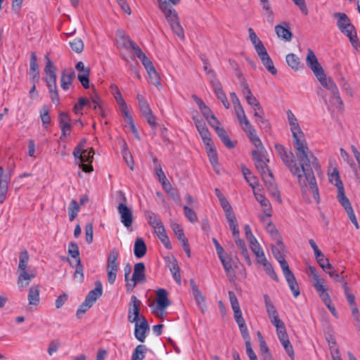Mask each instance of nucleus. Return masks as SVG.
<instances>
[{
	"mask_svg": "<svg viewBox=\"0 0 360 360\" xmlns=\"http://www.w3.org/2000/svg\"><path fill=\"white\" fill-rule=\"evenodd\" d=\"M275 150L278 155L282 160L283 162L289 168L291 173L298 179L299 184L302 191H306L307 187L311 190L314 199L319 202V193L316 181L314 174L313 168L318 169L319 165L317 162L316 158L309 150V153L307 154V158L300 160L296 155L298 166L295 162L292 153L288 152L285 148L281 144H276Z\"/></svg>",
	"mask_w": 360,
	"mask_h": 360,
	"instance_id": "nucleus-1",
	"label": "nucleus"
},
{
	"mask_svg": "<svg viewBox=\"0 0 360 360\" xmlns=\"http://www.w3.org/2000/svg\"><path fill=\"white\" fill-rule=\"evenodd\" d=\"M286 114L292 134V143L295 155L302 160L303 158H307V154L309 153V148L295 115L290 110H288Z\"/></svg>",
	"mask_w": 360,
	"mask_h": 360,
	"instance_id": "nucleus-2",
	"label": "nucleus"
},
{
	"mask_svg": "<svg viewBox=\"0 0 360 360\" xmlns=\"http://www.w3.org/2000/svg\"><path fill=\"white\" fill-rule=\"evenodd\" d=\"M333 16L337 19V26L340 32L349 38L355 49H358L360 46V42L355 27L351 23L348 16L344 13H335Z\"/></svg>",
	"mask_w": 360,
	"mask_h": 360,
	"instance_id": "nucleus-3",
	"label": "nucleus"
},
{
	"mask_svg": "<svg viewBox=\"0 0 360 360\" xmlns=\"http://www.w3.org/2000/svg\"><path fill=\"white\" fill-rule=\"evenodd\" d=\"M159 8L164 13L165 18L169 22L172 31L181 39H184V32L180 25L177 12L166 1H159Z\"/></svg>",
	"mask_w": 360,
	"mask_h": 360,
	"instance_id": "nucleus-4",
	"label": "nucleus"
},
{
	"mask_svg": "<svg viewBox=\"0 0 360 360\" xmlns=\"http://www.w3.org/2000/svg\"><path fill=\"white\" fill-rule=\"evenodd\" d=\"M315 76L321 84L330 91L334 101V105H336L338 108L342 109L343 107V101L340 98L338 86L334 81L331 78L326 77L324 70L315 74Z\"/></svg>",
	"mask_w": 360,
	"mask_h": 360,
	"instance_id": "nucleus-5",
	"label": "nucleus"
},
{
	"mask_svg": "<svg viewBox=\"0 0 360 360\" xmlns=\"http://www.w3.org/2000/svg\"><path fill=\"white\" fill-rule=\"evenodd\" d=\"M120 256L119 250L117 248H113L110 250L106 264V271L108 281L110 284L112 285L115 282L117 278V273L119 270L120 263L118 258Z\"/></svg>",
	"mask_w": 360,
	"mask_h": 360,
	"instance_id": "nucleus-6",
	"label": "nucleus"
},
{
	"mask_svg": "<svg viewBox=\"0 0 360 360\" xmlns=\"http://www.w3.org/2000/svg\"><path fill=\"white\" fill-rule=\"evenodd\" d=\"M208 79L217 98L221 101L226 109L229 108L230 104L228 101L226 94L223 91L222 86L219 80L217 78L216 74L213 70H209Z\"/></svg>",
	"mask_w": 360,
	"mask_h": 360,
	"instance_id": "nucleus-7",
	"label": "nucleus"
},
{
	"mask_svg": "<svg viewBox=\"0 0 360 360\" xmlns=\"http://www.w3.org/2000/svg\"><path fill=\"white\" fill-rule=\"evenodd\" d=\"M157 305L153 310V313L158 318L164 315V310L171 304L168 299L167 292L165 289L160 288L156 291Z\"/></svg>",
	"mask_w": 360,
	"mask_h": 360,
	"instance_id": "nucleus-8",
	"label": "nucleus"
},
{
	"mask_svg": "<svg viewBox=\"0 0 360 360\" xmlns=\"http://www.w3.org/2000/svg\"><path fill=\"white\" fill-rule=\"evenodd\" d=\"M123 198V202L117 206V212L120 215L121 221L124 226L129 228L133 223V214L131 210L126 204L127 199L124 195L120 192Z\"/></svg>",
	"mask_w": 360,
	"mask_h": 360,
	"instance_id": "nucleus-9",
	"label": "nucleus"
},
{
	"mask_svg": "<svg viewBox=\"0 0 360 360\" xmlns=\"http://www.w3.org/2000/svg\"><path fill=\"white\" fill-rule=\"evenodd\" d=\"M46 66L44 68V72L46 75V82L48 87H53L56 86V67L52 63L51 59L48 56H45Z\"/></svg>",
	"mask_w": 360,
	"mask_h": 360,
	"instance_id": "nucleus-10",
	"label": "nucleus"
},
{
	"mask_svg": "<svg viewBox=\"0 0 360 360\" xmlns=\"http://www.w3.org/2000/svg\"><path fill=\"white\" fill-rule=\"evenodd\" d=\"M140 305L141 301L135 295H132L128 310V321L130 323L137 322L140 320Z\"/></svg>",
	"mask_w": 360,
	"mask_h": 360,
	"instance_id": "nucleus-11",
	"label": "nucleus"
},
{
	"mask_svg": "<svg viewBox=\"0 0 360 360\" xmlns=\"http://www.w3.org/2000/svg\"><path fill=\"white\" fill-rule=\"evenodd\" d=\"M140 321L139 323L138 321L135 322L134 335L138 340L143 342L146 337V333L149 330V325L146 318L143 316H141Z\"/></svg>",
	"mask_w": 360,
	"mask_h": 360,
	"instance_id": "nucleus-12",
	"label": "nucleus"
},
{
	"mask_svg": "<svg viewBox=\"0 0 360 360\" xmlns=\"http://www.w3.org/2000/svg\"><path fill=\"white\" fill-rule=\"evenodd\" d=\"M269 162V159L264 160H260L259 161L255 162V166L260 173L264 183H271V176H273V174L267 165Z\"/></svg>",
	"mask_w": 360,
	"mask_h": 360,
	"instance_id": "nucleus-13",
	"label": "nucleus"
},
{
	"mask_svg": "<svg viewBox=\"0 0 360 360\" xmlns=\"http://www.w3.org/2000/svg\"><path fill=\"white\" fill-rule=\"evenodd\" d=\"M190 285L191 287L193 296L196 302L198 308L200 309L202 313H205L206 310V303L204 296L199 290L198 287L195 284L193 280L190 281Z\"/></svg>",
	"mask_w": 360,
	"mask_h": 360,
	"instance_id": "nucleus-14",
	"label": "nucleus"
},
{
	"mask_svg": "<svg viewBox=\"0 0 360 360\" xmlns=\"http://www.w3.org/2000/svg\"><path fill=\"white\" fill-rule=\"evenodd\" d=\"M19 274L17 280V284L20 289L27 287L32 279L36 276L35 274L27 270L18 271Z\"/></svg>",
	"mask_w": 360,
	"mask_h": 360,
	"instance_id": "nucleus-15",
	"label": "nucleus"
},
{
	"mask_svg": "<svg viewBox=\"0 0 360 360\" xmlns=\"http://www.w3.org/2000/svg\"><path fill=\"white\" fill-rule=\"evenodd\" d=\"M144 216L148 224L153 228L154 232L164 227L161 219L152 211L145 210Z\"/></svg>",
	"mask_w": 360,
	"mask_h": 360,
	"instance_id": "nucleus-16",
	"label": "nucleus"
},
{
	"mask_svg": "<svg viewBox=\"0 0 360 360\" xmlns=\"http://www.w3.org/2000/svg\"><path fill=\"white\" fill-rule=\"evenodd\" d=\"M275 32L279 38L285 41H290L292 37V34L290 30V25L286 22H283L281 25L275 26Z\"/></svg>",
	"mask_w": 360,
	"mask_h": 360,
	"instance_id": "nucleus-17",
	"label": "nucleus"
},
{
	"mask_svg": "<svg viewBox=\"0 0 360 360\" xmlns=\"http://www.w3.org/2000/svg\"><path fill=\"white\" fill-rule=\"evenodd\" d=\"M254 195L262 207L264 214L266 217H271L272 215V207L270 201L263 194L257 191H254Z\"/></svg>",
	"mask_w": 360,
	"mask_h": 360,
	"instance_id": "nucleus-18",
	"label": "nucleus"
},
{
	"mask_svg": "<svg viewBox=\"0 0 360 360\" xmlns=\"http://www.w3.org/2000/svg\"><path fill=\"white\" fill-rule=\"evenodd\" d=\"M306 61L307 65L311 68L314 75L323 70L319 63L316 55L311 49H308Z\"/></svg>",
	"mask_w": 360,
	"mask_h": 360,
	"instance_id": "nucleus-19",
	"label": "nucleus"
},
{
	"mask_svg": "<svg viewBox=\"0 0 360 360\" xmlns=\"http://www.w3.org/2000/svg\"><path fill=\"white\" fill-rule=\"evenodd\" d=\"M145 264L143 262L136 263L134 265V273L132 275L131 281L135 282L143 283L146 280L145 275Z\"/></svg>",
	"mask_w": 360,
	"mask_h": 360,
	"instance_id": "nucleus-20",
	"label": "nucleus"
},
{
	"mask_svg": "<svg viewBox=\"0 0 360 360\" xmlns=\"http://www.w3.org/2000/svg\"><path fill=\"white\" fill-rule=\"evenodd\" d=\"M95 284L96 288L89 291L85 298V300L89 302L90 305H93L103 294V287L101 281H97Z\"/></svg>",
	"mask_w": 360,
	"mask_h": 360,
	"instance_id": "nucleus-21",
	"label": "nucleus"
},
{
	"mask_svg": "<svg viewBox=\"0 0 360 360\" xmlns=\"http://www.w3.org/2000/svg\"><path fill=\"white\" fill-rule=\"evenodd\" d=\"M30 75L33 82H37L39 78V70L37 58L35 52H32L30 56Z\"/></svg>",
	"mask_w": 360,
	"mask_h": 360,
	"instance_id": "nucleus-22",
	"label": "nucleus"
},
{
	"mask_svg": "<svg viewBox=\"0 0 360 360\" xmlns=\"http://www.w3.org/2000/svg\"><path fill=\"white\" fill-rule=\"evenodd\" d=\"M75 77V73L73 70L70 69L63 71L60 78L61 88L63 90H68L71 86Z\"/></svg>",
	"mask_w": 360,
	"mask_h": 360,
	"instance_id": "nucleus-23",
	"label": "nucleus"
},
{
	"mask_svg": "<svg viewBox=\"0 0 360 360\" xmlns=\"http://www.w3.org/2000/svg\"><path fill=\"white\" fill-rule=\"evenodd\" d=\"M277 247L271 245V251L275 259L279 262L280 265L282 266L283 262H287L285 259L281 251L284 249V244L281 238H278L276 240Z\"/></svg>",
	"mask_w": 360,
	"mask_h": 360,
	"instance_id": "nucleus-24",
	"label": "nucleus"
},
{
	"mask_svg": "<svg viewBox=\"0 0 360 360\" xmlns=\"http://www.w3.org/2000/svg\"><path fill=\"white\" fill-rule=\"evenodd\" d=\"M219 258L223 265V267L224 269V271L226 274L227 277L230 280H233L235 278L236 275H235L234 271L233 269L231 259L227 257L226 254L221 256V257H219Z\"/></svg>",
	"mask_w": 360,
	"mask_h": 360,
	"instance_id": "nucleus-25",
	"label": "nucleus"
},
{
	"mask_svg": "<svg viewBox=\"0 0 360 360\" xmlns=\"http://www.w3.org/2000/svg\"><path fill=\"white\" fill-rule=\"evenodd\" d=\"M39 291V285H32L30 288L27 295L30 305H38L40 301Z\"/></svg>",
	"mask_w": 360,
	"mask_h": 360,
	"instance_id": "nucleus-26",
	"label": "nucleus"
},
{
	"mask_svg": "<svg viewBox=\"0 0 360 360\" xmlns=\"http://www.w3.org/2000/svg\"><path fill=\"white\" fill-rule=\"evenodd\" d=\"M244 229H245V237H246L247 240L249 243L250 248L251 250L254 251L256 249H257V248H259L260 245H259L258 241L257 240V239L255 238V237L254 236V235L252 234L250 225L245 224Z\"/></svg>",
	"mask_w": 360,
	"mask_h": 360,
	"instance_id": "nucleus-27",
	"label": "nucleus"
},
{
	"mask_svg": "<svg viewBox=\"0 0 360 360\" xmlns=\"http://www.w3.org/2000/svg\"><path fill=\"white\" fill-rule=\"evenodd\" d=\"M124 40V46L127 48H131L134 51L135 56L141 59L143 58L146 54L142 51V50L140 49V47L134 41H132L131 39H129L127 37H123Z\"/></svg>",
	"mask_w": 360,
	"mask_h": 360,
	"instance_id": "nucleus-28",
	"label": "nucleus"
},
{
	"mask_svg": "<svg viewBox=\"0 0 360 360\" xmlns=\"http://www.w3.org/2000/svg\"><path fill=\"white\" fill-rule=\"evenodd\" d=\"M147 248L142 238H138L135 240L134 252L137 258L143 257L146 253Z\"/></svg>",
	"mask_w": 360,
	"mask_h": 360,
	"instance_id": "nucleus-29",
	"label": "nucleus"
},
{
	"mask_svg": "<svg viewBox=\"0 0 360 360\" xmlns=\"http://www.w3.org/2000/svg\"><path fill=\"white\" fill-rule=\"evenodd\" d=\"M325 283L321 284H314L313 286L319 293V297H321L323 302L327 305L331 302V300L328 293L327 292V289L324 285Z\"/></svg>",
	"mask_w": 360,
	"mask_h": 360,
	"instance_id": "nucleus-30",
	"label": "nucleus"
},
{
	"mask_svg": "<svg viewBox=\"0 0 360 360\" xmlns=\"http://www.w3.org/2000/svg\"><path fill=\"white\" fill-rule=\"evenodd\" d=\"M30 257L26 250H22L19 255V264L18 266V271L27 270L28 262Z\"/></svg>",
	"mask_w": 360,
	"mask_h": 360,
	"instance_id": "nucleus-31",
	"label": "nucleus"
},
{
	"mask_svg": "<svg viewBox=\"0 0 360 360\" xmlns=\"http://www.w3.org/2000/svg\"><path fill=\"white\" fill-rule=\"evenodd\" d=\"M122 154L123 156L124 160H125L127 165L130 167L131 170H133V165L134 161L132 156L130 153V152L128 150L127 143L124 141H122Z\"/></svg>",
	"mask_w": 360,
	"mask_h": 360,
	"instance_id": "nucleus-32",
	"label": "nucleus"
},
{
	"mask_svg": "<svg viewBox=\"0 0 360 360\" xmlns=\"http://www.w3.org/2000/svg\"><path fill=\"white\" fill-rule=\"evenodd\" d=\"M113 96L117 104L119 105L120 110L122 112V115L127 116V112H129V110L127 105L122 96L121 92L117 91L116 94H114Z\"/></svg>",
	"mask_w": 360,
	"mask_h": 360,
	"instance_id": "nucleus-33",
	"label": "nucleus"
},
{
	"mask_svg": "<svg viewBox=\"0 0 360 360\" xmlns=\"http://www.w3.org/2000/svg\"><path fill=\"white\" fill-rule=\"evenodd\" d=\"M158 238L160 240V241L162 243V244L165 245V247L168 249L171 250L172 248V246L171 245V243L169 241V237L167 236L165 227L157 230V231L154 232Z\"/></svg>",
	"mask_w": 360,
	"mask_h": 360,
	"instance_id": "nucleus-34",
	"label": "nucleus"
},
{
	"mask_svg": "<svg viewBox=\"0 0 360 360\" xmlns=\"http://www.w3.org/2000/svg\"><path fill=\"white\" fill-rule=\"evenodd\" d=\"M234 110L237 116V118L238 120V122H240V125H243V123H246L247 124H249V120H248L244 109L241 105V103L233 105Z\"/></svg>",
	"mask_w": 360,
	"mask_h": 360,
	"instance_id": "nucleus-35",
	"label": "nucleus"
},
{
	"mask_svg": "<svg viewBox=\"0 0 360 360\" xmlns=\"http://www.w3.org/2000/svg\"><path fill=\"white\" fill-rule=\"evenodd\" d=\"M264 301L269 319L278 314L268 295L265 294L264 295Z\"/></svg>",
	"mask_w": 360,
	"mask_h": 360,
	"instance_id": "nucleus-36",
	"label": "nucleus"
},
{
	"mask_svg": "<svg viewBox=\"0 0 360 360\" xmlns=\"http://www.w3.org/2000/svg\"><path fill=\"white\" fill-rule=\"evenodd\" d=\"M337 198L341 205L345 208V211L352 207L349 202V200L347 198V196L345 194V189L344 188H342V186H340V190L338 191Z\"/></svg>",
	"mask_w": 360,
	"mask_h": 360,
	"instance_id": "nucleus-37",
	"label": "nucleus"
},
{
	"mask_svg": "<svg viewBox=\"0 0 360 360\" xmlns=\"http://www.w3.org/2000/svg\"><path fill=\"white\" fill-rule=\"evenodd\" d=\"M193 120L202 139L210 136V133L205 124L202 121L198 120L197 119L193 118Z\"/></svg>",
	"mask_w": 360,
	"mask_h": 360,
	"instance_id": "nucleus-38",
	"label": "nucleus"
},
{
	"mask_svg": "<svg viewBox=\"0 0 360 360\" xmlns=\"http://www.w3.org/2000/svg\"><path fill=\"white\" fill-rule=\"evenodd\" d=\"M136 98L138 100L139 109L143 115H145L152 111L143 96L138 94Z\"/></svg>",
	"mask_w": 360,
	"mask_h": 360,
	"instance_id": "nucleus-39",
	"label": "nucleus"
},
{
	"mask_svg": "<svg viewBox=\"0 0 360 360\" xmlns=\"http://www.w3.org/2000/svg\"><path fill=\"white\" fill-rule=\"evenodd\" d=\"M147 348L143 345H139L134 350L131 355V360H143Z\"/></svg>",
	"mask_w": 360,
	"mask_h": 360,
	"instance_id": "nucleus-40",
	"label": "nucleus"
},
{
	"mask_svg": "<svg viewBox=\"0 0 360 360\" xmlns=\"http://www.w3.org/2000/svg\"><path fill=\"white\" fill-rule=\"evenodd\" d=\"M79 211V206L76 200L72 199L68 207V214L70 221H73Z\"/></svg>",
	"mask_w": 360,
	"mask_h": 360,
	"instance_id": "nucleus-41",
	"label": "nucleus"
},
{
	"mask_svg": "<svg viewBox=\"0 0 360 360\" xmlns=\"http://www.w3.org/2000/svg\"><path fill=\"white\" fill-rule=\"evenodd\" d=\"M260 60H262L264 66L268 70L269 72H271L272 75H276L277 73V70L274 67L273 61L269 54L264 57H261Z\"/></svg>",
	"mask_w": 360,
	"mask_h": 360,
	"instance_id": "nucleus-42",
	"label": "nucleus"
},
{
	"mask_svg": "<svg viewBox=\"0 0 360 360\" xmlns=\"http://www.w3.org/2000/svg\"><path fill=\"white\" fill-rule=\"evenodd\" d=\"M147 73L148 75V82L150 84L159 87L161 86L160 82V77L158 73L157 72L155 68L152 69L151 70L147 71Z\"/></svg>",
	"mask_w": 360,
	"mask_h": 360,
	"instance_id": "nucleus-43",
	"label": "nucleus"
},
{
	"mask_svg": "<svg viewBox=\"0 0 360 360\" xmlns=\"http://www.w3.org/2000/svg\"><path fill=\"white\" fill-rule=\"evenodd\" d=\"M282 269L283 275L288 282V283L295 281V277L293 273L290 271L288 262H283L282 266H281Z\"/></svg>",
	"mask_w": 360,
	"mask_h": 360,
	"instance_id": "nucleus-44",
	"label": "nucleus"
},
{
	"mask_svg": "<svg viewBox=\"0 0 360 360\" xmlns=\"http://www.w3.org/2000/svg\"><path fill=\"white\" fill-rule=\"evenodd\" d=\"M327 274L330 276V278L334 279L335 281L341 283L342 285L344 283H346L345 279V276L343 274L344 270H342L340 272H338V271L335 270V268L333 267V269L330 270Z\"/></svg>",
	"mask_w": 360,
	"mask_h": 360,
	"instance_id": "nucleus-45",
	"label": "nucleus"
},
{
	"mask_svg": "<svg viewBox=\"0 0 360 360\" xmlns=\"http://www.w3.org/2000/svg\"><path fill=\"white\" fill-rule=\"evenodd\" d=\"M321 269L327 274L330 270L333 269V266L330 264L329 259L324 255L323 257L316 259Z\"/></svg>",
	"mask_w": 360,
	"mask_h": 360,
	"instance_id": "nucleus-46",
	"label": "nucleus"
},
{
	"mask_svg": "<svg viewBox=\"0 0 360 360\" xmlns=\"http://www.w3.org/2000/svg\"><path fill=\"white\" fill-rule=\"evenodd\" d=\"M261 4H262L263 11H265L264 14L266 16L267 21L272 24L274 22V12L271 9L269 0Z\"/></svg>",
	"mask_w": 360,
	"mask_h": 360,
	"instance_id": "nucleus-47",
	"label": "nucleus"
},
{
	"mask_svg": "<svg viewBox=\"0 0 360 360\" xmlns=\"http://www.w3.org/2000/svg\"><path fill=\"white\" fill-rule=\"evenodd\" d=\"M89 106V108H91V103L89 101H88L85 98H79V101L77 103L75 104L73 107V111L75 113L78 114L80 112V111L83 109L84 106Z\"/></svg>",
	"mask_w": 360,
	"mask_h": 360,
	"instance_id": "nucleus-48",
	"label": "nucleus"
},
{
	"mask_svg": "<svg viewBox=\"0 0 360 360\" xmlns=\"http://www.w3.org/2000/svg\"><path fill=\"white\" fill-rule=\"evenodd\" d=\"M286 62L288 65L294 70H298L300 65V59L294 53H289L286 56Z\"/></svg>",
	"mask_w": 360,
	"mask_h": 360,
	"instance_id": "nucleus-49",
	"label": "nucleus"
},
{
	"mask_svg": "<svg viewBox=\"0 0 360 360\" xmlns=\"http://www.w3.org/2000/svg\"><path fill=\"white\" fill-rule=\"evenodd\" d=\"M184 213L186 219L191 223L194 224L198 221L197 214L188 206H184Z\"/></svg>",
	"mask_w": 360,
	"mask_h": 360,
	"instance_id": "nucleus-50",
	"label": "nucleus"
},
{
	"mask_svg": "<svg viewBox=\"0 0 360 360\" xmlns=\"http://www.w3.org/2000/svg\"><path fill=\"white\" fill-rule=\"evenodd\" d=\"M226 219L229 224L230 229L232 230L233 237L239 236V230L237 228V221L235 214L226 217Z\"/></svg>",
	"mask_w": 360,
	"mask_h": 360,
	"instance_id": "nucleus-51",
	"label": "nucleus"
},
{
	"mask_svg": "<svg viewBox=\"0 0 360 360\" xmlns=\"http://www.w3.org/2000/svg\"><path fill=\"white\" fill-rule=\"evenodd\" d=\"M69 44L71 49L76 53H81L84 49V43L80 38H75L70 41Z\"/></svg>",
	"mask_w": 360,
	"mask_h": 360,
	"instance_id": "nucleus-52",
	"label": "nucleus"
},
{
	"mask_svg": "<svg viewBox=\"0 0 360 360\" xmlns=\"http://www.w3.org/2000/svg\"><path fill=\"white\" fill-rule=\"evenodd\" d=\"M329 180L332 184H333L337 187L338 191L340 190V186H342V188H344L343 183L340 178L339 172L337 169H335L334 172L332 174H330V175L329 176Z\"/></svg>",
	"mask_w": 360,
	"mask_h": 360,
	"instance_id": "nucleus-53",
	"label": "nucleus"
},
{
	"mask_svg": "<svg viewBox=\"0 0 360 360\" xmlns=\"http://www.w3.org/2000/svg\"><path fill=\"white\" fill-rule=\"evenodd\" d=\"M266 186H267L270 193L279 202H281V195L279 193L278 190L277 189L276 186L274 184V178L271 176V183H265Z\"/></svg>",
	"mask_w": 360,
	"mask_h": 360,
	"instance_id": "nucleus-54",
	"label": "nucleus"
},
{
	"mask_svg": "<svg viewBox=\"0 0 360 360\" xmlns=\"http://www.w3.org/2000/svg\"><path fill=\"white\" fill-rule=\"evenodd\" d=\"M266 150L264 148L262 149L253 150L252 151V156L254 162L259 161L260 160H266Z\"/></svg>",
	"mask_w": 360,
	"mask_h": 360,
	"instance_id": "nucleus-55",
	"label": "nucleus"
},
{
	"mask_svg": "<svg viewBox=\"0 0 360 360\" xmlns=\"http://www.w3.org/2000/svg\"><path fill=\"white\" fill-rule=\"evenodd\" d=\"M89 73L90 70H86L84 73H79L77 76L78 80L84 89L89 88Z\"/></svg>",
	"mask_w": 360,
	"mask_h": 360,
	"instance_id": "nucleus-56",
	"label": "nucleus"
},
{
	"mask_svg": "<svg viewBox=\"0 0 360 360\" xmlns=\"http://www.w3.org/2000/svg\"><path fill=\"white\" fill-rule=\"evenodd\" d=\"M244 131L247 134L248 138L251 141L254 139V138L258 137L257 135L256 131L254 127L252 126L250 122H249V124H247L245 122L243 123V125H241Z\"/></svg>",
	"mask_w": 360,
	"mask_h": 360,
	"instance_id": "nucleus-57",
	"label": "nucleus"
},
{
	"mask_svg": "<svg viewBox=\"0 0 360 360\" xmlns=\"http://www.w3.org/2000/svg\"><path fill=\"white\" fill-rule=\"evenodd\" d=\"M219 202L225 212L226 217L234 214L229 202L226 198L219 200Z\"/></svg>",
	"mask_w": 360,
	"mask_h": 360,
	"instance_id": "nucleus-58",
	"label": "nucleus"
},
{
	"mask_svg": "<svg viewBox=\"0 0 360 360\" xmlns=\"http://www.w3.org/2000/svg\"><path fill=\"white\" fill-rule=\"evenodd\" d=\"M9 181H0V203H3L6 198Z\"/></svg>",
	"mask_w": 360,
	"mask_h": 360,
	"instance_id": "nucleus-59",
	"label": "nucleus"
},
{
	"mask_svg": "<svg viewBox=\"0 0 360 360\" xmlns=\"http://www.w3.org/2000/svg\"><path fill=\"white\" fill-rule=\"evenodd\" d=\"M206 151L212 165H217L218 164V157L215 147L214 146L212 148L207 149Z\"/></svg>",
	"mask_w": 360,
	"mask_h": 360,
	"instance_id": "nucleus-60",
	"label": "nucleus"
},
{
	"mask_svg": "<svg viewBox=\"0 0 360 360\" xmlns=\"http://www.w3.org/2000/svg\"><path fill=\"white\" fill-rule=\"evenodd\" d=\"M266 273L272 278L274 279L275 281L276 282H278L279 281V278L278 277V276L276 275L275 271L274 270V268L273 266H271V264L270 263H269L268 262H266V263H264L262 264Z\"/></svg>",
	"mask_w": 360,
	"mask_h": 360,
	"instance_id": "nucleus-61",
	"label": "nucleus"
},
{
	"mask_svg": "<svg viewBox=\"0 0 360 360\" xmlns=\"http://www.w3.org/2000/svg\"><path fill=\"white\" fill-rule=\"evenodd\" d=\"M271 323L276 328V332L285 328V324L282 320L280 319L278 314L269 319Z\"/></svg>",
	"mask_w": 360,
	"mask_h": 360,
	"instance_id": "nucleus-62",
	"label": "nucleus"
},
{
	"mask_svg": "<svg viewBox=\"0 0 360 360\" xmlns=\"http://www.w3.org/2000/svg\"><path fill=\"white\" fill-rule=\"evenodd\" d=\"M94 228L91 222L88 223L85 226L86 242L91 244L93 241Z\"/></svg>",
	"mask_w": 360,
	"mask_h": 360,
	"instance_id": "nucleus-63",
	"label": "nucleus"
},
{
	"mask_svg": "<svg viewBox=\"0 0 360 360\" xmlns=\"http://www.w3.org/2000/svg\"><path fill=\"white\" fill-rule=\"evenodd\" d=\"M40 115L43 124H47L50 123L51 117L49 116V108L46 105H43Z\"/></svg>",
	"mask_w": 360,
	"mask_h": 360,
	"instance_id": "nucleus-64",
	"label": "nucleus"
}]
</instances>
